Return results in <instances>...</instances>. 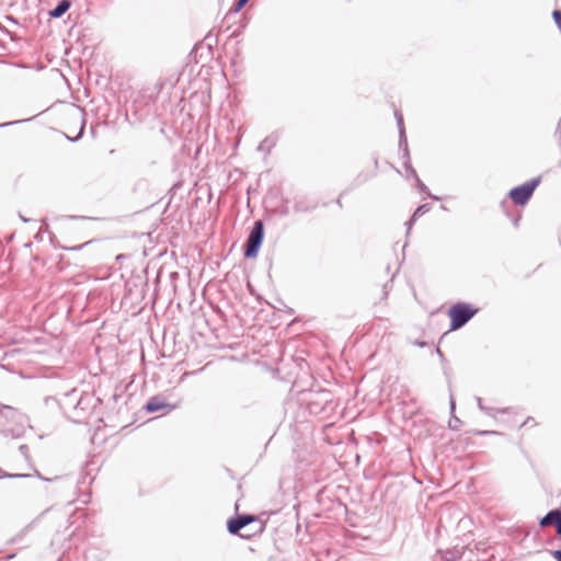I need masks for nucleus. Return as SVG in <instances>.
Returning <instances> with one entry per match:
<instances>
[{"mask_svg": "<svg viewBox=\"0 0 561 561\" xmlns=\"http://www.w3.org/2000/svg\"><path fill=\"white\" fill-rule=\"evenodd\" d=\"M476 309H472L469 305L463 302L451 306L448 310L450 329L457 330L461 328L476 314Z\"/></svg>", "mask_w": 561, "mask_h": 561, "instance_id": "1", "label": "nucleus"}, {"mask_svg": "<svg viewBox=\"0 0 561 561\" xmlns=\"http://www.w3.org/2000/svg\"><path fill=\"white\" fill-rule=\"evenodd\" d=\"M264 238V226L261 220L254 222V226L247 240L244 255L249 259L256 257L259 249Z\"/></svg>", "mask_w": 561, "mask_h": 561, "instance_id": "2", "label": "nucleus"}, {"mask_svg": "<svg viewBox=\"0 0 561 561\" xmlns=\"http://www.w3.org/2000/svg\"><path fill=\"white\" fill-rule=\"evenodd\" d=\"M540 178L531 179L511 190L510 196L516 205H524L527 203L535 188L538 186Z\"/></svg>", "mask_w": 561, "mask_h": 561, "instance_id": "3", "label": "nucleus"}, {"mask_svg": "<svg viewBox=\"0 0 561 561\" xmlns=\"http://www.w3.org/2000/svg\"><path fill=\"white\" fill-rule=\"evenodd\" d=\"M255 517L253 515H240L228 520L227 528L232 535L238 534L242 528L253 523Z\"/></svg>", "mask_w": 561, "mask_h": 561, "instance_id": "4", "label": "nucleus"}, {"mask_svg": "<svg viewBox=\"0 0 561 561\" xmlns=\"http://www.w3.org/2000/svg\"><path fill=\"white\" fill-rule=\"evenodd\" d=\"M176 404H168L159 397H152L150 400L146 403V410L149 413L158 412L161 410H167V412H170L174 409H176Z\"/></svg>", "mask_w": 561, "mask_h": 561, "instance_id": "5", "label": "nucleus"}, {"mask_svg": "<svg viewBox=\"0 0 561 561\" xmlns=\"http://www.w3.org/2000/svg\"><path fill=\"white\" fill-rule=\"evenodd\" d=\"M394 117H396V121H397V125H398V128H399V135H400L399 146H400V148L403 149L404 158L407 160H409L408 141H407V137H405L402 114L399 113V112H394Z\"/></svg>", "mask_w": 561, "mask_h": 561, "instance_id": "6", "label": "nucleus"}, {"mask_svg": "<svg viewBox=\"0 0 561 561\" xmlns=\"http://www.w3.org/2000/svg\"><path fill=\"white\" fill-rule=\"evenodd\" d=\"M554 522L557 534L561 535V512L560 511H550L545 517L540 520V526H548Z\"/></svg>", "mask_w": 561, "mask_h": 561, "instance_id": "7", "label": "nucleus"}, {"mask_svg": "<svg viewBox=\"0 0 561 561\" xmlns=\"http://www.w3.org/2000/svg\"><path fill=\"white\" fill-rule=\"evenodd\" d=\"M430 210V207L427 204H424V205H421L416 208V210L414 211L412 218L405 224L407 225V233L410 232L411 230V227L413 225V222L422 215H424L425 213H427Z\"/></svg>", "mask_w": 561, "mask_h": 561, "instance_id": "8", "label": "nucleus"}, {"mask_svg": "<svg viewBox=\"0 0 561 561\" xmlns=\"http://www.w3.org/2000/svg\"><path fill=\"white\" fill-rule=\"evenodd\" d=\"M70 8V2L68 0H61L57 7L50 11L49 15L51 18H60L66 11Z\"/></svg>", "mask_w": 561, "mask_h": 561, "instance_id": "9", "label": "nucleus"}, {"mask_svg": "<svg viewBox=\"0 0 561 561\" xmlns=\"http://www.w3.org/2000/svg\"><path fill=\"white\" fill-rule=\"evenodd\" d=\"M405 170L407 172L413 176L416 181H417V184L420 186V188L422 191H425L426 190V186L421 182V180L417 178V174L415 172V170L409 164V162H405Z\"/></svg>", "mask_w": 561, "mask_h": 561, "instance_id": "10", "label": "nucleus"}, {"mask_svg": "<svg viewBox=\"0 0 561 561\" xmlns=\"http://www.w3.org/2000/svg\"><path fill=\"white\" fill-rule=\"evenodd\" d=\"M476 400H477L478 408H479L482 412H484V413H486L488 415H491V416H494V415H495V413H494V412H495V410H494V409H490V408L484 407V405L482 404L481 398L477 397V398H476Z\"/></svg>", "mask_w": 561, "mask_h": 561, "instance_id": "11", "label": "nucleus"}, {"mask_svg": "<svg viewBox=\"0 0 561 561\" xmlns=\"http://www.w3.org/2000/svg\"><path fill=\"white\" fill-rule=\"evenodd\" d=\"M248 1L249 0H238L234 5L233 12L234 13L239 12L247 4Z\"/></svg>", "mask_w": 561, "mask_h": 561, "instance_id": "12", "label": "nucleus"}, {"mask_svg": "<svg viewBox=\"0 0 561 561\" xmlns=\"http://www.w3.org/2000/svg\"><path fill=\"white\" fill-rule=\"evenodd\" d=\"M552 556L557 561H561V550H554Z\"/></svg>", "mask_w": 561, "mask_h": 561, "instance_id": "13", "label": "nucleus"}, {"mask_svg": "<svg viewBox=\"0 0 561 561\" xmlns=\"http://www.w3.org/2000/svg\"><path fill=\"white\" fill-rule=\"evenodd\" d=\"M449 408H450V412L451 414L454 413L455 411V400H454V397L450 396V400H449Z\"/></svg>", "mask_w": 561, "mask_h": 561, "instance_id": "14", "label": "nucleus"}, {"mask_svg": "<svg viewBox=\"0 0 561 561\" xmlns=\"http://www.w3.org/2000/svg\"><path fill=\"white\" fill-rule=\"evenodd\" d=\"M8 477L9 478H22L24 476L23 474H9Z\"/></svg>", "mask_w": 561, "mask_h": 561, "instance_id": "15", "label": "nucleus"}, {"mask_svg": "<svg viewBox=\"0 0 561 561\" xmlns=\"http://www.w3.org/2000/svg\"><path fill=\"white\" fill-rule=\"evenodd\" d=\"M13 123H3V124H0V128L1 127H5V126H9V125H12Z\"/></svg>", "mask_w": 561, "mask_h": 561, "instance_id": "16", "label": "nucleus"}, {"mask_svg": "<svg viewBox=\"0 0 561 561\" xmlns=\"http://www.w3.org/2000/svg\"><path fill=\"white\" fill-rule=\"evenodd\" d=\"M528 421H529V419L527 421L523 422L522 426L526 425L528 423Z\"/></svg>", "mask_w": 561, "mask_h": 561, "instance_id": "17", "label": "nucleus"}, {"mask_svg": "<svg viewBox=\"0 0 561 561\" xmlns=\"http://www.w3.org/2000/svg\"><path fill=\"white\" fill-rule=\"evenodd\" d=\"M484 433H485V434H489V433H491V434H495V432H494V431H491V432H484Z\"/></svg>", "mask_w": 561, "mask_h": 561, "instance_id": "18", "label": "nucleus"}]
</instances>
